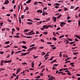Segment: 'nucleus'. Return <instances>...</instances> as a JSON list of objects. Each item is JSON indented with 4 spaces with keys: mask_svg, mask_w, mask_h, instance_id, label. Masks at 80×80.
<instances>
[{
    "mask_svg": "<svg viewBox=\"0 0 80 80\" xmlns=\"http://www.w3.org/2000/svg\"><path fill=\"white\" fill-rule=\"evenodd\" d=\"M63 25H66V23L64 22H61L60 24V25L62 27H63Z\"/></svg>",
    "mask_w": 80,
    "mask_h": 80,
    "instance_id": "obj_1",
    "label": "nucleus"
},
{
    "mask_svg": "<svg viewBox=\"0 0 80 80\" xmlns=\"http://www.w3.org/2000/svg\"><path fill=\"white\" fill-rule=\"evenodd\" d=\"M28 33L30 34V33H31V35H34V34H35V33L34 32V31L33 30L31 31L30 32H28Z\"/></svg>",
    "mask_w": 80,
    "mask_h": 80,
    "instance_id": "obj_2",
    "label": "nucleus"
},
{
    "mask_svg": "<svg viewBox=\"0 0 80 80\" xmlns=\"http://www.w3.org/2000/svg\"><path fill=\"white\" fill-rule=\"evenodd\" d=\"M9 3V1L8 0H6L4 3V5H7Z\"/></svg>",
    "mask_w": 80,
    "mask_h": 80,
    "instance_id": "obj_3",
    "label": "nucleus"
},
{
    "mask_svg": "<svg viewBox=\"0 0 80 80\" xmlns=\"http://www.w3.org/2000/svg\"><path fill=\"white\" fill-rule=\"evenodd\" d=\"M42 27H44V29H48V26H47L46 25H44Z\"/></svg>",
    "mask_w": 80,
    "mask_h": 80,
    "instance_id": "obj_4",
    "label": "nucleus"
},
{
    "mask_svg": "<svg viewBox=\"0 0 80 80\" xmlns=\"http://www.w3.org/2000/svg\"><path fill=\"white\" fill-rule=\"evenodd\" d=\"M53 20H54V22H57V18L53 16L52 18Z\"/></svg>",
    "mask_w": 80,
    "mask_h": 80,
    "instance_id": "obj_5",
    "label": "nucleus"
},
{
    "mask_svg": "<svg viewBox=\"0 0 80 80\" xmlns=\"http://www.w3.org/2000/svg\"><path fill=\"white\" fill-rule=\"evenodd\" d=\"M21 54H22V55H21V57L27 55V53H21Z\"/></svg>",
    "mask_w": 80,
    "mask_h": 80,
    "instance_id": "obj_6",
    "label": "nucleus"
},
{
    "mask_svg": "<svg viewBox=\"0 0 80 80\" xmlns=\"http://www.w3.org/2000/svg\"><path fill=\"white\" fill-rule=\"evenodd\" d=\"M48 78H54L53 77L51 76L50 75H48Z\"/></svg>",
    "mask_w": 80,
    "mask_h": 80,
    "instance_id": "obj_7",
    "label": "nucleus"
},
{
    "mask_svg": "<svg viewBox=\"0 0 80 80\" xmlns=\"http://www.w3.org/2000/svg\"><path fill=\"white\" fill-rule=\"evenodd\" d=\"M27 24H28V25H32L33 24V23L31 22H27Z\"/></svg>",
    "mask_w": 80,
    "mask_h": 80,
    "instance_id": "obj_8",
    "label": "nucleus"
},
{
    "mask_svg": "<svg viewBox=\"0 0 80 80\" xmlns=\"http://www.w3.org/2000/svg\"><path fill=\"white\" fill-rule=\"evenodd\" d=\"M32 48H29L27 50V51H30V52H31V51H32Z\"/></svg>",
    "mask_w": 80,
    "mask_h": 80,
    "instance_id": "obj_9",
    "label": "nucleus"
},
{
    "mask_svg": "<svg viewBox=\"0 0 80 80\" xmlns=\"http://www.w3.org/2000/svg\"><path fill=\"white\" fill-rule=\"evenodd\" d=\"M32 0H28L26 2V3H30L31 2Z\"/></svg>",
    "mask_w": 80,
    "mask_h": 80,
    "instance_id": "obj_10",
    "label": "nucleus"
},
{
    "mask_svg": "<svg viewBox=\"0 0 80 80\" xmlns=\"http://www.w3.org/2000/svg\"><path fill=\"white\" fill-rule=\"evenodd\" d=\"M22 48H24L25 49H27V48H27V47H26L25 46H22Z\"/></svg>",
    "mask_w": 80,
    "mask_h": 80,
    "instance_id": "obj_11",
    "label": "nucleus"
},
{
    "mask_svg": "<svg viewBox=\"0 0 80 80\" xmlns=\"http://www.w3.org/2000/svg\"><path fill=\"white\" fill-rule=\"evenodd\" d=\"M25 35H29V36H30V35H32L33 34H29V33H28H28H25Z\"/></svg>",
    "mask_w": 80,
    "mask_h": 80,
    "instance_id": "obj_12",
    "label": "nucleus"
},
{
    "mask_svg": "<svg viewBox=\"0 0 80 80\" xmlns=\"http://www.w3.org/2000/svg\"><path fill=\"white\" fill-rule=\"evenodd\" d=\"M27 21H28L29 22H33V21H32V20L30 19H28L27 20Z\"/></svg>",
    "mask_w": 80,
    "mask_h": 80,
    "instance_id": "obj_13",
    "label": "nucleus"
},
{
    "mask_svg": "<svg viewBox=\"0 0 80 80\" xmlns=\"http://www.w3.org/2000/svg\"><path fill=\"white\" fill-rule=\"evenodd\" d=\"M43 33L44 34V35H47L48 34V32H43Z\"/></svg>",
    "mask_w": 80,
    "mask_h": 80,
    "instance_id": "obj_14",
    "label": "nucleus"
},
{
    "mask_svg": "<svg viewBox=\"0 0 80 80\" xmlns=\"http://www.w3.org/2000/svg\"><path fill=\"white\" fill-rule=\"evenodd\" d=\"M42 23V22L41 21L40 22H37V25H40L41 24V23Z\"/></svg>",
    "mask_w": 80,
    "mask_h": 80,
    "instance_id": "obj_15",
    "label": "nucleus"
},
{
    "mask_svg": "<svg viewBox=\"0 0 80 80\" xmlns=\"http://www.w3.org/2000/svg\"><path fill=\"white\" fill-rule=\"evenodd\" d=\"M62 17V14H60V15H59L57 17V18H58V19L59 18H60V17Z\"/></svg>",
    "mask_w": 80,
    "mask_h": 80,
    "instance_id": "obj_16",
    "label": "nucleus"
},
{
    "mask_svg": "<svg viewBox=\"0 0 80 80\" xmlns=\"http://www.w3.org/2000/svg\"><path fill=\"white\" fill-rule=\"evenodd\" d=\"M78 52H74L73 53V54L75 55H78Z\"/></svg>",
    "mask_w": 80,
    "mask_h": 80,
    "instance_id": "obj_17",
    "label": "nucleus"
},
{
    "mask_svg": "<svg viewBox=\"0 0 80 80\" xmlns=\"http://www.w3.org/2000/svg\"><path fill=\"white\" fill-rule=\"evenodd\" d=\"M20 52H22V51H18L16 52V54H17V53H20Z\"/></svg>",
    "mask_w": 80,
    "mask_h": 80,
    "instance_id": "obj_18",
    "label": "nucleus"
},
{
    "mask_svg": "<svg viewBox=\"0 0 80 80\" xmlns=\"http://www.w3.org/2000/svg\"><path fill=\"white\" fill-rule=\"evenodd\" d=\"M67 74H68V75H72V74H70V72L69 71L68 72Z\"/></svg>",
    "mask_w": 80,
    "mask_h": 80,
    "instance_id": "obj_19",
    "label": "nucleus"
},
{
    "mask_svg": "<svg viewBox=\"0 0 80 80\" xmlns=\"http://www.w3.org/2000/svg\"><path fill=\"white\" fill-rule=\"evenodd\" d=\"M22 43H23L24 44H26L27 43V42L25 41H22L21 42Z\"/></svg>",
    "mask_w": 80,
    "mask_h": 80,
    "instance_id": "obj_20",
    "label": "nucleus"
},
{
    "mask_svg": "<svg viewBox=\"0 0 80 80\" xmlns=\"http://www.w3.org/2000/svg\"><path fill=\"white\" fill-rule=\"evenodd\" d=\"M10 46L9 45H7V46H4V48H6L10 47Z\"/></svg>",
    "mask_w": 80,
    "mask_h": 80,
    "instance_id": "obj_21",
    "label": "nucleus"
},
{
    "mask_svg": "<svg viewBox=\"0 0 80 80\" xmlns=\"http://www.w3.org/2000/svg\"><path fill=\"white\" fill-rule=\"evenodd\" d=\"M35 55L33 56V57L34 58V59H35V58H38V56H37L36 57H35Z\"/></svg>",
    "mask_w": 80,
    "mask_h": 80,
    "instance_id": "obj_22",
    "label": "nucleus"
},
{
    "mask_svg": "<svg viewBox=\"0 0 80 80\" xmlns=\"http://www.w3.org/2000/svg\"><path fill=\"white\" fill-rule=\"evenodd\" d=\"M68 40H69V41H70V42H71L72 41H73V40H72V39L69 38H68Z\"/></svg>",
    "mask_w": 80,
    "mask_h": 80,
    "instance_id": "obj_23",
    "label": "nucleus"
},
{
    "mask_svg": "<svg viewBox=\"0 0 80 80\" xmlns=\"http://www.w3.org/2000/svg\"><path fill=\"white\" fill-rule=\"evenodd\" d=\"M32 50H36L37 49V47H32Z\"/></svg>",
    "mask_w": 80,
    "mask_h": 80,
    "instance_id": "obj_24",
    "label": "nucleus"
},
{
    "mask_svg": "<svg viewBox=\"0 0 80 80\" xmlns=\"http://www.w3.org/2000/svg\"><path fill=\"white\" fill-rule=\"evenodd\" d=\"M5 44H9L10 43V41H8V42H5Z\"/></svg>",
    "mask_w": 80,
    "mask_h": 80,
    "instance_id": "obj_25",
    "label": "nucleus"
},
{
    "mask_svg": "<svg viewBox=\"0 0 80 80\" xmlns=\"http://www.w3.org/2000/svg\"><path fill=\"white\" fill-rule=\"evenodd\" d=\"M28 32V29H26L24 30V32Z\"/></svg>",
    "mask_w": 80,
    "mask_h": 80,
    "instance_id": "obj_26",
    "label": "nucleus"
},
{
    "mask_svg": "<svg viewBox=\"0 0 80 80\" xmlns=\"http://www.w3.org/2000/svg\"><path fill=\"white\" fill-rule=\"evenodd\" d=\"M19 23H22V20L21 19V18H20V19H19Z\"/></svg>",
    "mask_w": 80,
    "mask_h": 80,
    "instance_id": "obj_27",
    "label": "nucleus"
},
{
    "mask_svg": "<svg viewBox=\"0 0 80 80\" xmlns=\"http://www.w3.org/2000/svg\"><path fill=\"white\" fill-rule=\"evenodd\" d=\"M53 58H54V56H52L50 59H49V60H53Z\"/></svg>",
    "mask_w": 80,
    "mask_h": 80,
    "instance_id": "obj_28",
    "label": "nucleus"
},
{
    "mask_svg": "<svg viewBox=\"0 0 80 80\" xmlns=\"http://www.w3.org/2000/svg\"><path fill=\"white\" fill-rule=\"evenodd\" d=\"M64 8L65 9H64V11H67V10H68V9L67 8Z\"/></svg>",
    "mask_w": 80,
    "mask_h": 80,
    "instance_id": "obj_29",
    "label": "nucleus"
},
{
    "mask_svg": "<svg viewBox=\"0 0 80 80\" xmlns=\"http://www.w3.org/2000/svg\"><path fill=\"white\" fill-rule=\"evenodd\" d=\"M0 54H1L2 55H3V53H4V52L3 51H0Z\"/></svg>",
    "mask_w": 80,
    "mask_h": 80,
    "instance_id": "obj_30",
    "label": "nucleus"
},
{
    "mask_svg": "<svg viewBox=\"0 0 80 80\" xmlns=\"http://www.w3.org/2000/svg\"><path fill=\"white\" fill-rule=\"evenodd\" d=\"M52 39H53L54 40H55V41L57 40V39L56 38H55V37L52 38Z\"/></svg>",
    "mask_w": 80,
    "mask_h": 80,
    "instance_id": "obj_31",
    "label": "nucleus"
},
{
    "mask_svg": "<svg viewBox=\"0 0 80 80\" xmlns=\"http://www.w3.org/2000/svg\"><path fill=\"white\" fill-rule=\"evenodd\" d=\"M26 38H32V36H27L26 37Z\"/></svg>",
    "mask_w": 80,
    "mask_h": 80,
    "instance_id": "obj_32",
    "label": "nucleus"
},
{
    "mask_svg": "<svg viewBox=\"0 0 80 80\" xmlns=\"http://www.w3.org/2000/svg\"><path fill=\"white\" fill-rule=\"evenodd\" d=\"M55 4L57 6H60V4H59L58 3H56Z\"/></svg>",
    "mask_w": 80,
    "mask_h": 80,
    "instance_id": "obj_33",
    "label": "nucleus"
},
{
    "mask_svg": "<svg viewBox=\"0 0 80 80\" xmlns=\"http://www.w3.org/2000/svg\"><path fill=\"white\" fill-rule=\"evenodd\" d=\"M40 78V76H38L35 78Z\"/></svg>",
    "mask_w": 80,
    "mask_h": 80,
    "instance_id": "obj_34",
    "label": "nucleus"
},
{
    "mask_svg": "<svg viewBox=\"0 0 80 80\" xmlns=\"http://www.w3.org/2000/svg\"><path fill=\"white\" fill-rule=\"evenodd\" d=\"M64 37V35H62L60 36V37H59V38H62V37Z\"/></svg>",
    "mask_w": 80,
    "mask_h": 80,
    "instance_id": "obj_35",
    "label": "nucleus"
},
{
    "mask_svg": "<svg viewBox=\"0 0 80 80\" xmlns=\"http://www.w3.org/2000/svg\"><path fill=\"white\" fill-rule=\"evenodd\" d=\"M14 38H19V36H18V35H17L16 36H14Z\"/></svg>",
    "mask_w": 80,
    "mask_h": 80,
    "instance_id": "obj_36",
    "label": "nucleus"
},
{
    "mask_svg": "<svg viewBox=\"0 0 80 80\" xmlns=\"http://www.w3.org/2000/svg\"><path fill=\"white\" fill-rule=\"evenodd\" d=\"M78 48V47H76L75 48H72V50H73L74 49H75V48Z\"/></svg>",
    "mask_w": 80,
    "mask_h": 80,
    "instance_id": "obj_37",
    "label": "nucleus"
},
{
    "mask_svg": "<svg viewBox=\"0 0 80 80\" xmlns=\"http://www.w3.org/2000/svg\"><path fill=\"white\" fill-rule=\"evenodd\" d=\"M47 7L44 8H43V10H47Z\"/></svg>",
    "mask_w": 80,
    "mask_h": 80,
    "instance_id": "obj_38",
    "label": "nucleus"
},
{
    "mask_svg": "<svg viewBox=\"0 0 80 80\" xmlns=\"http://www.w3.org/2000/svg\"><path fill=\"white\" fill-rule=\"evenodd\" d=\"M34 20H40V19L39 18H34Z\"/></svg>",
    "mask_w": 80,
    "mask_h": 80,
    "instance_id": "obj_39",
    "label": "nucleus"
},
{
    "mask_svg": "<svg viewBox=\"0 0 80 80\" xmlns=\"http://www.w3.org/2000/svg\"><path fill=\"white\" fill-rule=\"evenodd\" d=\"M75 42H78L79 40H78L77 38H75Z\"/></svg>",
    "mask_w": 80,
    "mask_h": 80,
    "instance_id": "obj_40",
    "label": "nucleus"
},
{
    "mask_svg": "<svg viewBox=\"0 0 80 80\" xmlns=\"http://www.w3.org/2000/svg\"><path fill=\"white\" fill-rule=\"evenodd\" d=\"M63 57H66V58H67V57H68V56L67 55H63Z\"/></svg>",
    "mask_w": 80,
    "mask_h": 80,
    "instance_id": "obj_41",
    "label": "nucleus"
},
{
    "mask_svg": "<svg viewBox=\"0 0 80 80\" xmlns=\"http://www.w3.org/2000/svg\"><path fill=\"white\" fill-rule=\"evenodd\" d=\"M24 17H25V16H24L22 15H21V18H22V19H23Z\"/></svg>",
    "mask_w": 80,
    "mask_h": 80,
    "instance_id": "obj_42",
    "label": "nucleus"
},
{
    "mask_svg": "<svg viewBox=\"0 0 80 80\" xmlns=\"http://www.w3.org/2000/svg\"><path fill=\"white\" fill-rule=\"evenodd\" d=\"M69 62V63H70L71 62L70 61H66L65 62V63H68Z\"/></svg>",
    "mask_w": 80,
    "mask_h": 80,
    "instance_id": "obj_43",
    "label": "nucleus"
},
{
    "mask_svg": "<svg viewBox=\"0 0 80 80\" xmlns=\"http://www.w3.org/2000/svg\"><path fill=\"white\" fill-rule=\"evenodd\" d=\"M73 8H74V6H71L70 8V9H73Z\"/></svg>",
    "mask_w": 80,
    "mask_h": 80,
    "instance_id": "obj_44",
    "label": "nucleus"
},
{
    "mask_svg": "<svg viewBox=\"0 0 80 80\" xmlns=\"http://www.w3.org/2000/svg\"><path fill=\"white\" fill-rule=\"evenodd\" d=\"M34 5H38V2H36L34 4Z\"/></svg>",
    "mask_w": 80,
    "mask_h": 80,
    "instance_id": "obj_45",
    "label": "nucleus"
},
{
    "mask_svg": "<svg viewBox=\"0 0 80 80\" xmlns=\"http://www.w3.org/2000/svg\"><path fill=\"white\" fill-rule=\"evenodd\" d=\"M79 8V7H76L75 9V10H78V8Z\"/></svg>",
    "mask_w": 80,
    "mask_h": 80,
    "instance_id": "obj_46",
    "label": "nucleus"
},
{
    "mask_svg": "<svg viewBox=\"0 0 80 80\" xmlns=\"http://www.w3.org/2000/svg\"><path fill=\"white\" fill-rule=\"evenodd\" d=\"M70 18V17L68 16L67 17V20H69Z\"/></svg>",
    "mask_w": 80,
    "mask_h": 80,
    "instance_id": "obj_47",
    "label": "nucleus"
},
{
    "mask_svg": "<svg viewBox=\"0 0 80 80\" xmlns=\"http://www.w3.org/2000/svg\"><path fill=\"white\" fill-rule=\"evenodd\" d=\"M34 46H35V44H33L30 46V47H34Z\"/></svg>",
    "mask_w": 80,
    "mask_h": 80,
    "instance_id": "obj_48",
    "label": "nucleus"
},
{
    "mask_svg": "<svg viewBox=\"0 0 80 80\" xmlns=\"http://www.w3.org/2000/svg\"><path fill=\"white\" fill-rule=\"evenodd\" d=\"M22 65H27V63L25 62L22 63Z\"/></svg>",
    "mask_w": 80,
    "mask_h": 80,
    "instance_id": "obj_49",
    "label": "nucleus"
},
{
    "mask_svg": "<svg viewBox=\"0 0 80 80\" xmlns=\"http://www.w3.org/2000/svg\"><path fill=\"white\" fill-rule=\"evenodd\" d=\"M7 21L8 22H9V23H11V22H12V20H8Z\"/></svg>",
    "mask_w": 80,
    "mask_h": 80,
    "instance_id": "obj_50",
    "label": "nucleus"
},
{
    "mask_svg": "<svg viewBox=\"0 0 80 80\" xmlns=\"http://www.w3.org/2000/svg\"><path fill=\"white\" fill-rule=\"evenodd\" d=\"M60 29V27H58V28L56 30L57 31H58V30H59Z\"/></svg>",
    "mask_w": 80,
    "mask_h": 80,
    "instance_id": "obj_51",
    "label": "nucleus"
},
{
    "mask_svg": "<svg viewBox=\"0 0 80 80\" xmlns=\"http://www.w3.org/2000/svg\"><path fill=\"white\" fill-rule=\"evenodd\" d=\"M68 22H72V20H68L67 21Z\"/></svg>",
    "mask_w": 80,
    "mask_h": 80,
    "instance_id": "obj_52",
    "label": "nucleus"
},
{
    "mask_svg": "<svg viewBox=\"0 0 80 80\" xmlns=\"http://www.w3.org/2000/svg\"><path fill=\"white\" fill-rule=\"evenodd\" d=\"M52 43L51 42H47V44H50V45H51V44H52Z\"/></svg>",
    "mask_w": 80,
    "mask_h": 80,
    "instance_id": "obj_53",
    "label": "nucleus"
},
{
    "mask_svg": "<svg viewBox=\"0 0 80 80\" xmlns=\"http://www.w3.org/2000/svg\"><path fill=\"white\" fill-rule=\"evenodd\" d=\"M45 70V68H43L42 69V70L41 71V72H43V71H44V70Z\"/></svg>",
    "mask_w": 80,
    "mask_h": 80,
    "instance_id": "obj_54",
    "label": "nucleus"
},
{
    "mask_svg": "<svg viewBox=\"0 0 80 80\" xmlns=\"http://www.w3.org/2000/svg\"><path fill=\"white\" fill-rule=\"evenodd\" d=\"M58 64H54L53 65V66H55V67H57V66H58Z\"/></svg>",
    "mask_w": 80,
    "mask_h": 80,
    "instance_id": "obj_55",
    "label": "nucleus"
},
{
    "mask_svg": "<svg viewBox=\"0 0 80 80\" xmlns=\"http://www.w3.org/2000/svg\"><path fill=\"white\" fill-rule=\"evenodd\" d=\"M40 75H41V76H42H42H43V73H40Z\"/></svg>",
    "mask_w": 80,
    "mask_h": 80,
    "instance_id": "obj_56",
    "label": "nucleus"
},
{
    "mask_svg": "<svg viewBox=\"0 0 80 80\" xmlns=\"http://www.w3.org/2000/svg\"><path fill=\"white\" fill-rule=\"evenodd\" d=\"M52 50H55V49H56V47H54L53 48H52Z\"/></svg>",
    "mask_w": 80,
    "mask_h": 80,
    "instance_id": "obj_57",
    "label": "nucleus"
},
{
    "mask_svg": "<svg viewBox=\"0 0 80 80\" xmlns=\"http://www.w3.org/2000/svg\"><path fill=\"white\" fill-rule=\"evenodd\" d=\"M26 8H25V9H26V10H28V7L27 6H26Z\"/></svg>",
    "mask_w": 80,
    "mask_h": 80,
    "instance_id": "obj_58",
    "label": "nucleus"
},
{
    "mask_svg": "<svg viewBox=\"0 0 80 80\" xmlns=\"http://www.w3.org/2000/svg\"><path fill=\"white\" fill-rule=\"evenodd\" d=\"M3 22H1V23H0V25H1V26H3Z\"/></svg>",
    "mask_w": 80,
    "mask_h": 80,
    "instance_id": "obj_59",
    "label": "nucleus"
},
{
    "mask_svg": "<svg viewBox=\"0 0 80 80\" xmlns=\"http://www.w3.org/2000/svg\"><path fill=\"white\" fill-rule=\"evenodd\" d=\"M6 16H8V17H10V14H8L6 15Z\"/></svg>",
    "mask_w": 80,
    "mask_h": 80,
    "instance_id": "obj_60",
    "label": "nucleus"
},
{
    "mask_svg": "<svg viewBox=\"0 0 80 80\" xmlns=\"http://www.w3.org/2000/svg\"><path fill=\"white\" fill-rule=\"evenodd\" d=\"M45 29L44 28V27H43V28H41V30H44Z\"/></svg>",
    "mask_w": 80,
    "mask_h": 80,
    "instance_id": "obj_61",
    "label": "nucleus"
},
{
    "mask_svg": "<svg viewBox=\"0 0 80 80\" xmlns=\"http://www.w3.org/2000/svg\"><path fill=\"white\" fill-rule=\"evenodd\" d=\"M42 15H43V16H45V12H44V11H43V13L42 14Z\"/></svg>",
    "mask_w": 80,
    "mask_h": 80,
    "instance_id": "obj_62",
    "label": "nucleus"
},
{
    "mask_svg": "<svg viewBox=\"0 0 80 80\" xmlns=\"http://www.w3.org/2000/svg\"><path fill=\"white\" fill-rule=\"evenodd\" d=\"M40 33H39V32L38 31H36V34H39Z\"/></svg>",
    "mask_w": 80,
    "mask_h": 80,
    "instance_id": "obj_63",
    "label": "nucleus"
},
{
    "mask_svg": "<svg viewBox=\"0 0 80 80\" xmlns=\"http://www.w3.org/2000/svg\"><path fill=\"white\" fill-rule=\"evenodd\" d=\"M73 64H74V62H71L70 63V65H73Z\"/></svg>",
    "mask_w": 80,
    "mask_h": 80,
    "instance_id": "obj_64",
    "label": "nucleus"
}]
</instances>
